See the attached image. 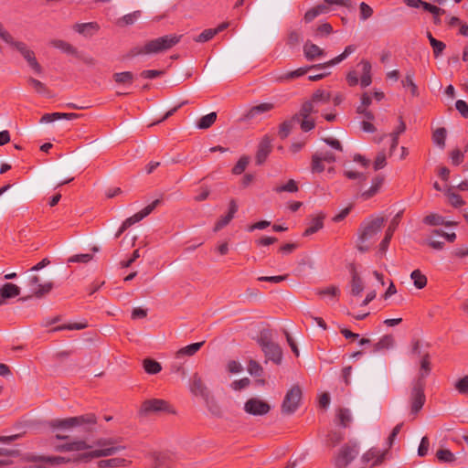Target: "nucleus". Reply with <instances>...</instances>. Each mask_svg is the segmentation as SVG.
Wrapping results in <instances>:
<instances>
[{
    "label": "nucleus",
    "instance_id": "6ab92c4d",
    "mask_svg": "<svg viewBox=\"0 0 468 468\" xmlns=\"http://www.w3.org/2000/svg\"><path fill=\"white\" fill-rule=\"evenodd\" d=\"M190 390L194 395L201 396L205 399H207L209 395L207 387L197 373L194 374L192 377Z\"/></svg>",
    "mask_w": 468,
    "mask_h": 468
},
{
    "label": "nucleus",
    "instance_id": "c756f323",
    "mask_svg": "<svg viewBox=\"0 0 468 468\" xmlns=\"http://www.w3.org/2000/svg\"><path fill=\"white\" fill-rule=\"evenodd\" d=\"M362 67V76H361V86L366 88L369 86L372 82L371 79V64L368 60L362 59L359 63Z\"/></svg>",
    "mask_w": 468,
    "mask_h": 468
},
{
    "label": "nucleus",
    "instance_id": "58836bf2",
    "mask_svg": "<svg viewBox=\"0 0 468 468\" xmlns=\"http://www.w3.org/2000/svg\"><path fill=\"white\" fill-rule=\"evenodd\" d=\"M410 278L413 280L414 286L419 290L423 289L427 285V277L420 270H414L410 274Z\"/></svg>",
    "mask_w": 468,
    "mask_h": 468
},
{
    "label": "nucleus",
    "instance_id": "6e6d98bb",
    "mask_svg": "<svg viewBox=\"0 0 468 468\" xmlns=\"http://www.w3.org/2000/svg\"><path fill=\"white\" fill-rule=\"evenodd\" d=\"M88 326L86 323H73L57 326L53 329V331H60V330H81Z\"/></svg>",
    "mask_w": 468,
    "mask_h": 468
},
{
    "label": "nucleus",
    "instance_id": "ddd939ff",
    "mask_svg": "<svg viewBox=\"0 0 468 468\" xmlns=\"http://www.w3.org/2000/svg\"><path fill=\"white\" fill-rule=\"evenodd\" d=\"M69 171H70V169L65 168V167H60V166L52 168V170L48 175V178L46 181V186L47 187H51V186L58 187V186H60L62 185L71 182L74 179V177L63 178L64 176L67 173H69Z\"/></svg>",
    "mask_w": 468,
    "mask_h": 468
},
{
    "label": "nucleus",
    "instance_id": "a18cd8bd",
    "mask_svg": "<svg viewBox=\"0 0 468 468\" xmlns=\"http://www.w3.org/2000/svg\"><path fill=\"white\" fill-rule=\"evenodd\" d=\"M113 80L117 83H129L133 81V74L131 71H124L114 73L112 76Z\"/></svg>",
    "mask_w": 468,
    "mask_h": 468
},
{
    "label": "nucleus",
    "instance_id": "dca6fc26",
    "mask_svg": "<svg viewBox=\"0 0 468 468\" xmlns=\"http://www.w3.org/2000/svg\"><path fill=\"white\" fill-rule=\"evenodd\" d=\"M151 468H173L174 462L169 454L160 452H153L148 454Z\"/></svg>",
    "mask_w": 468,
    "mask_h": 468
},
{
    "label": "nucleus",
    "instance_id": "ea45409f",
    "mask_svg": "<svg viewBox=\"0 0 468 468\" xmlns=\"http://www.w3.org/2000/svg\"><path fill=\"white\" fill-rule=\"evenodd\" d=\"M216 120H217V113L213 112L205 116H202L199 119V121L197 122V126L198 129L205 130V129L211 127L214 124V122H216Z\"/></svg>",
    "mask_w": 468,
    "mask_h": 468
},
{
    "label": "nucleus",
    "instance_id": "9b49d317",
    "mask_svg": "<svg viewBox=\"0 0 468 468\" xmlns=\"http://www.w3.org/2000/svg\"><path fill=\"white\" fill-rule=\"evenodd\" d=\"M302 399V389L298 385L292 386L286 393L282 404V412L291 415L296 411Z\"/></svg>",
    "mask_w": 468,
    "mask_h": 468
},
{
    "label": "nucleus",
    "instance_id": "5701e85b",
    "mask_svg": "<svg viewBox=\"0 0 468 468\" xmlns=\"http://www.w3.org/2000/svg\"><path fill=\"white\" fill-rule=\"evenodd\" d=\"M325 69V67H316V65L303 67V68H299L295 70L289 71V72L285 73L284 75L280 76L278 78V80L280 81L290 80L303 76L310 69Z\"/></svg>",
    "mask_w": 468,
    "mask_h": 468
},
{
    "label": "nucleus",
    "instance_id": "4468645a",
    "mask_svg": "<svg viewBox=\"0 0 468 468\" xmlns=\"http://www.w3.org/2000/svg\"><path fill=\"white\" fill-rule=\"evenodd\" d=\"M244 410L250 415L263 416L271 410V405L258 398H251L245 402Z\"/></svg>",
    "mask_w": 468,
    "mask_h": 468
},
{
    "label": "nucleus",
    "instance_id": "f704fd0d",
    "mask_svg": "<svg viewBox=\"0 0 468 468\" xmlns=\"http://www.w3.org/2000/svg\"><path fill=\"white\" fill-rule=\"evenodd\" d=\"M296 122H299L294 116H292L290 120L282 122L279 127V136L282 139L287 138Z\"/></svg>",
    "mask_w": 468,
    "mask_h": 468
},
{
    "label": "nucleus",
    "instance_id": "f257e3e1",
    "mask_svg": "<svg viewBox=\"0 0 468 468\" xmlns=\"http://www.w3.org/2000/svg\"><path fill=\"white\" fill-rule=\"evenodd\" d=\"M78 434L81 437V439L58 446L57 450L59 452H74L91 449L93 446H98L101 448L78 455V457L73 460L74 462L87 463L93 458L111 456L126 448L123 445H116L115 440L112 438H101L98 439L93 444H89L87 443L86 439L90 434Z\"/></svg>",
    "mask_w": 468,
    "mask_h": 468
},
{
    "label": "nucleus",
    "instance_id": "2eb2a0df",
    "mask_svg": "<svg viewBox=\"0 0 468 468\" xmlns=\"http://www.w3.org/2000/svg\"><path fill=\"white\" fill-rule=\"evenodd\" d=\"M402 215H403V210H400L391 219V221L386 230L385 237L379 244L380 251L385 252L387 250L388 244L392 239V236L394 234L396 229L398 228V226L400 223Z\"/></svg>",
    "mask_w": 468,
    "mask_h": 468
},
{
    "label": "nucleus",
    "instance_id": "72a5a7b5",
    "mask_svg": "<svg viewBox=\"0 0 468 468\" xmlns=\"http://www.w3.org/2000/svg\"><path fill=\"white\" fill-rule=\"evenodd\" d=\"M331 100V94L330 92H327L324 90H316L310 101L315 105L317 106L318 104H326L330 101Z\"/></svg>",
    "mask_w": 468,
    "mask_h": 468
},
{
    "label": "nucleus",
    "instance_id": "39448f33",
    "mask_svg": "<svg viewBox=\"0 0 468 468\" xmlns=\"http://www.w3.org/2000/svg\"><path fill=\"white\" fill-rule=\"evenodd\" d=\"M386 218L384 217H376L372 219L363 222L358 230L357 250L361 252L368 250L369 246L367 241L374 239L384 227Z\"/></svg>",
    "mask_w": 468,
    "mask_h": 468
},
{
    "label": "nucleus",
    "instance_id": "5fc2aeb1",
    "mask_svg": "<svg viewBox=\"0 0 468 468\" xmlns=\"http://www.w3.org/2000/svg\"><path fill=\"white\" fill-rule=\"evenodd\" d=\"M324 161H321V159L318 157V155H315L314 154L312 155V162H311V170L313 173H322L324 171V165H323Z\"/></svg>",
    "mask_w": 468,
    "mask_h": 468
},
{
    "label": "nucleus",
    "instance_id": "49530a36",
    "mask_svg": "<svg viewBox=\"0 0 468 468\" xmlns=\"http://www.w3.org/2000/svg\"><path fill=\"white\" fill-rule=\"evenodd\" d=\"M450 204L454 207H460L464 205V201L459 194L452 192L451 188L446 190Z\"/></svg>",
    "mask_w": 468,
    "mask_h": 468
},
{
    "label": "nucleus",
    "instance_id": "7ed1b4c3",
    "mask_svg": "<svg viewBox=\"0 0 468 468\" xmlns=\"http://www.w3.org/2000/svg\"><path fill=\"white\" fill-rule=\"evenodd\" d=\"M181 36L165 35L144 43L143 46L132 48L123 58L129 59L137 56L153 55L169 50L180 41Z\"/></svg>",
    "mask_w": 468,
    "mask_h": 468
},
{
    "label": "nucleus",
    "instance_id": "bb28decb",
    "mask_svg": "<svg viewBox=\"0 0 468 468\" xmlns=\"http://www.w3.org/2000/svg\"><path fill=\"white\" fill-rule=\"evenodd\" d=\"M352 280H351V293L354 296L359 295L364 290V284L361 277L357 273L355 266L351 268Z\"/></svg>",
    "mask_w": 468,
    "mask_h": 468
},
{
    "label": "nucleus",
    "instance_id": "f03ea898",
    "mask_svg": "<svg viewBox=\"0 0 468 468\" xmlns=\"http://www.w3.org/2000/svg\"><path fill=\"white\" fill-rule=\"evenodd\" d=\"M97 417L93 413L48 421V427L56 432L55 437L58 440L69 439V432L72 431L91 434L95 431Z\"/></svg>",
    "mask_w": 468,
    "mask_h": 468
},
{
    "label": "nucleus",
    "instance_id": "f8f14e48",
    "mask_svg": "<svg viewBox=\"0 0 468 468\" xmlns=\"http://www.w3.org/2000/svg\"><path fill=\"white\" fill-rule=\"evenodd\" d=\"M358 454L356 444L346 443L343 445L335 457L336 468H346Z\"/></svg>",
    "mask_w": 468,
    "mask_h": 468
},
{
    "label": "nucleus",
    "instance_id": "79ce46f5",
    "mask_svg": "<svg viewBox=\"0 0 468 468\" xmlns=\"http://www.w3.org/2000/svg\"><path fill=\"white\" fill-rule=\"evenodd\" d=\"M447 131L445 128H437L432 134V140L435 144L443 149L445 147Z\"/></svg>",
    "mask_w": 468,
    "mask_h": 468
},
{
    "label": "nucleus",
    "instance_id": "cd10ccee",
    "mask_svg": "<svg viewBox=\"0 0 468 468\" xmlns=\"http://www.w3.org/2000/svg\"><path fill=\"white\" fill-rule=\"evenodd\" d=\"M74 30L80 34L91 36L93 33L100 29L99 25L96 22L75 24L73 27Z\"/></svg>",
    "mask_w": 468,
    "mask_h": 468
},
{
    "label": "nucleus",
    "instance_id": "338daca9",
    "mask_svg": "<svg viewBox=\"0 0 468 468\" xmlns=\"http://www.w3.org/2000/svg\"><path fill=\"white\" fill-rule=\"evenodd\" d=\"M333 27L329 23H324L316 28L315 36H328L332 33Z\"/></svg>",
    "mask_w": 468,
    "mask_h": 468
},
{
    "label": "nucleus",
    "instance_id": "20e7f679",
    "mask_svg": "<svg viewBox=\"0 0 468 468\" xmlns=\"http://www.w3.org/2000/svg\"><path fill=\"white\" fill-rule=\"evenodd\" d=\"M0 37L9 46H11L13 48L17 50L23 58L27 60L28 65L35 70L36 73L41 74L42 73V67L37 62L36 58V55L33 50H31L26 43L22 41H16L12 37V35L7 32L2 24H0Z\"/></svg>",
    "mask_w": 468,
    "mask_h": 468
},
{
    "label": "nucleus",
    "instance_id": "9d476101",
    "mask_svg": "<svg viewBox=\"0 0 468 468\" xmlns=\"http://www.w3.org/2000/svg\"><path fill=\"white\" fill-rule=\"evenodd\" d=\"M153 412H167L176 414L173 406L166 400L161 399H150L144 400L139 410L140 415L146 416Z\"/></svg>",
    "mask_w": 468,
    "mask_h": 468
},
{
    "label": "nucleus",
    "instance_id": "f3484780",
    "mask_svg": "<svg viewBox=\"0 0 468 468\" xmlns=\"http://www.w3.org/2000/svg\"><path fill=\"white\" fill-rule=\"evenodd\" d=\"M271 140L270 137L264 136L258 146V151L256 154V164L259 165H262L271 152Z\"/></svg>",
    "mask_w": 468,
    "mask_h": 468
},
{
    "label": "nucleus",
    "instance_id": "412c9836",
    "mask_svg": "<svg viewBox=\"0 0 468 468\" xmlns=\"http://www.w3.org/2000/svg\"><path fill=\"white\" fill-rule=\"evenodd\" d=\"M20 294V288L14 283H5L0 289V305L5 303V299L16 297Z\"/></svg>",
    "mask_w": 468,
    "mask_h": 468
},
{
    "label": "nucleus",
    "instance_id": "09e8293b",
    "mask_svg": "<svg viewBox=\"0 0 468 468\" xmlns=\"http://www.w3.org/2000/svg\"><path fill=\"white\" fill-rule=\"evenodd\" d=\"M247 369L251 376L255 377H261L263 373L262 367L256 360L253 359H250L249 361Z\"/></svg>",
    "mask_w": 468,
    "mask_h": 468
},
{
    "label": "nucleus",
    "instance_id": "423d86ee",
    "mask_svg": "<svg viewBox=\"0 0 468 468\" xmlns=\"http://www.w3.org/2000/svg\"><path fill=\"white\" fill-rule=\"evenodd\" d=\"M23 283L28 291L30 294L25 299L30 297L42 298L46 294H48L53 288V282H41L39 275L36 274L35 271H28L25 277L23 278Z\"/></svg>",
    "mask_w": 468,
    "mask_h": 468
},
{
    "label": "nucleus",
    "instance_id": "7c9ffc66",
    "mask_svg": "<svg viewBox=\"0 0 468 468\" xmlns=\"http://www.w3.org/2000/svg\"><path fill=\"white\" fill-rule=\"evenodd\" d=\"M355 50H356V46L349 45L345 48L343 53H341L337 57L334 58L333 59H331L325 63L317 64L316 67H325V69H326L330 66L336 65V64L340 63L342 60H344L345 58H346Z\"/></svg>",
    "mask_w": 468,
    "mask_h": 468
},
{
    "label": "nucleus",
    "instance_id": "13d9d810",
    "mask_svg": "<svg viewBox=\"0 0 468 468\" xmlns=\"http://www.w3.org/2000/svg\"><path fill=\"white\" fill-rule=\"evenodd\" d=\"M250 380L248 378H243L239 380H235L231 383L230 387L233 390L239 391L243 388H246L250 386Z\"/></svg>",
    "mask_w": 468,
    "mask_h": 468
},
{
    "label": "nucleus",
    "instance_id": "6e6552de",
    "mask_svg": "<svg viewBox=\"0 0 468 468\" xmlns=\"http://www.w3.org/2000/svg\"><path fill=\"white\" fill-rule=\"evenodd\" d=\"M317 112L316 106L309 100L304 101L300 111L293 115L299 122L303 132L307 133L315 127V122L311 118V114Z\"/></svg>",
    "mask_w": 468,
    "mask_h": 468
},
{
    "label": "nucleus",
    "instance_id": "3c124183",
    "mask_svg": "<svg viewBox=\"0 0 468 468\" xmlns=\"http://www.w3.org/2000/svg\"><path fill=\"white\" fill-rule=\"evenodd\" d=\"M250 158L248 156H242L239 159L235 166L232 168V173L234 175H240L242 174L247 165H249Z\"/></svg>",
    "mask_w": 468,
    "mask_h": 468
},
{
    "label": "nucleus",
    "instance_id": "603ef678",
    "mask_svg": "<svg viewBox=\"0 0 468 468\" xmlns=\"http://www.w3.org/2000/svg\"><path fill=\"white\" fill-rule=\"evenodd\" d=\"M337 418L340 425L346 427L351 421V415L348 409H339L337 411Z\"/></svg>",
    "mask_w": 468,
    "mask_h": 468
},
{
    "label": "nucleus",
    "instance_id": "4be33fe9",
    "mask_svg": "<svg viewBox=\"0 0 468 468\" xmlns=\"http://www.w3.org/2000/svg\"><path fill=\"white\" fill-rule=\"evenodd\" d=\"M303 54L307 60H314L317 58L324 56V49L320 48L317 45L311 41H306L303 45Z\"/></svg>",
    "mask_w": 468,
    "mask_h": 468
},
{
    "label": "nucleus",
    "instance_id": "e433bc0d",
    "mask_svg": "<svg viewBox=\"0 0 468 468\" xmlns=\"http://www.w3.org/2000/svg\"><path fill=\"white\" fill-rule=\"evenodd\" d=\"M394 343L395 340L391 335H385L374 345V351L389 349L394 346Z\"/></svg>",
    "mask_w": 468,
    "mask_h": 468
},
{
    "label": "nucleus",
    "instance_id": "de8ad7c7",
    "mask_svg": "<svg viewBox=\"0 0 468 468\" xmlns=\"http://www.w3.org/2000/svg\"><path fill=\"white\" fill-rule=\"evenodd\" d=\"M436 457L440 461L445 462V463H452L455 461L454 454L450 450H447V449L438 450L436 452Z\"/></svg>",
    "mask_w": 468,
    "mask_h": 468
},
{
    "label": "nucleus",
    "instance_id": "a19ab883",
    "mask_svg": "<svg viewBox=\"0 0 468 468\" xmlns=\"http://www.w3.org/2000/svg\"><path fill=\"white\" fill-rule=\"evenodd\" d=\"M27 83L33 87V89L35 90L36 92H37L39 94H46L48 96H51L50 91H49L48 88L47 87V85L45 83L41 82L40 80L34 79L32 77H29L27 79Z\"/></svg>",
    "mask_w": 468,
    "mask_h": 468
},
{
    "label": "nucleus",
    "instance_id": "774afa93",
    "mask_svg": "<svg viewBox=\"0 0 468 468\" xmlns=\"http://www.w3.org/2000/svg\"><path fill=\"white\" fill-rule=\"evenodd\" d=\"M455 107L463 117L468 118V104L464 101L458 100L455 103Z\"/></svg>",
    "mask_w": 468,
    "mask_h": 468
},
{
    "label": "nucleus",
    "instance_id": "e2e57ef3",
    "mask_svg": "<svg viewBox=\"0 0 468 468\" xmlns=\"http://www.w3.org/2000/svg\"><path fill=\"white\" fill-rule=\"evenodd\" d=\"M431 46L432 47L435 58H438L443 52L446 47L442 41L437 39L431 40Z\"/></svg>",
    "mask_w": 468,
    "mask_h": 468
},
{
    "label": "nucleus",
    "instance_id": "b1692460",
    "mask_svg": "<svg viewBox=\"0 0 468 468\" xmlns=\"http://www.w3.org/2000/svg\"><path fill=\"white\" fill-rule=\"evenodd\" d=\"M80 115L78 113L69 112V113H61V112H53V113H45L41 119L40 122L42 123H48L54 122L56 120L59 119H66V120H74L77 119Z\"/></svg>",
    "mask_w": 468,
    "mask_h": 468
},
{
    "label": "nucleus",
    "instance_id": "1a4fd4ad",
    "mask_svg": "<svg viewBox=\"0 0 468 468\" xmlns=\"http://www.w3.org/2000/svg\"><path fill=\"white\" fill-rule=\"evenodd\" d=\"M425 389V382L422 379H416L410 390V411L412 414L417 415L421 409L423 408L426 396L424 393Z\"/></svg>",
    "mask_w": 468,
    "mask_h": 468
},
{
    "label": "nucleus",
    "instance_id": "c9c22d12",
    "mask_svg": "<svg viewBox=\"0 0 468 468\" xmlns=\"http://www.w3.org/2000/svg\"><path fill=\"white\" fill-rule=\"evenodd\" d=\"M431 356L429 353H424L421 355V360H420V372L418 379L424 378L431 373Z\"/></svg>",
    "mask_w": 468,
    "mask_h": 468
},
{
    "label": "nucleus",
    "instance_id": "aec40b11",
    "mask_svg": "<svg viewBox=\"0 0 468 468\" xmlns=\"http://www.w3.org/2000/svg\"><path fill=\"white\" fill-rule=\"evenodd\" d=\"M132 464V461L126 458L115 457L106 460H101L97 463L99 468H119L128 467Z\"/></svg>",
    "mask_w": 468,
    "mask_h": 468
},
{
    "label": "nucleus",
    "instance_id": "bf43d9fd",
    "mask_svg": "<svg viewBox=\"0 0 468 468\" xmlns=\"http://www.w3.org/2000/svg\"><path fill=\"white\" fill-rule=\"evenodd\" d=\"M161 203L160 199L154 200L151 204L144 207L141 211L138 212V215L143 219L147 217L159 204Z\"/></svg>",
    "mask_w": 468,
    "mask_h": 468
},
{
    "label": "nucleus",
    "instance_id": "864d4df0",
    "mask_svg": "<svg viewBox=\"0 0 468 468\" xmlns=\"http://www.w3.org/2000/svg\"><path fill=\"white\" fill-rule=\"evenodd\" d=\"M217 35V30H214V28H208L205 29L201 34H199L196 38L195 41L197 42H207L213 38Z\"/></svg>",
    "mask_w": 468,
    "mask_h": 468
},
{
    "label": "nucleus",
    "instance_id": "8fccbe9b",
    "mask_svg": "<svg viewBox=\"0 0 468 468\" xmlns=\"http://www.w3.org/2000/svg\"><path fill=\"white\" fill-rule=\"evenodd\" d=\"M404 87H409L410 89L411 94L413 96H418V87L413 81V72L407 73L405 76V80L402 81Z\"/></svg>",
    "mask_w": 468,
    "mask_h": 468
},
{
    "label": "nucleus",
    "instance_id": "a878e982",
    "mask_svg": "<svg viewBox=\"0 0 468 468\" xmlns=\"http://www.w3.org/2000/svg\"><path fill=\"white\" fill-rule=\"evenodd\" d=\"M325 218V215L323 213H320L316 217L313 218L310 223V226L304 230L303 233V236L307 237L310 235L314 234L319 229H323L324 227V219Z\"/></svg>",
    "mask_w": 468,
    "mask_h": 468
},
{
    "label": "nucleus",
    "instance_id": "37998d69",
    "mask_svg": "<svg viewBox=\"0 0 468 468\" xmlns=\"http://www.w3.org/2000/svg\"><path fill=\"white\" fill-rule=\"evenodd\" d=\"M299 190L298 185L295 180L290 179L285 185L279 186L273 188L276 193L290 192L295 193Z\"/></svg>",
    "mask_w": 468,
    "mask_h": 468
},
{
    "label": "nucleus",
    "instance_id": "473e14b6",
    "mask_svg": "<svg viewBox=\"0 0 468 468\" xmlns=\"http://www.w3.org/2000/svg\"><path fill=\"white\" fill-rule=\"evenodd\" d=\"M50 44L54 48H58L67 54H70V55L79 57V53H78L77 49L71 44H69L64 40L54 39L50 42Z\"/></svg>",
    "mask_w": 468,
    "mask_h": 468
},
{
    "label": "nucleus",
    "instance_id": "2f4dec72",
    "mask_svg": "<svg viewBox=\"0 0 468 468\" xmlns=\"http://www.w3.org/2000/svg\"><path fill=\"white\" fill-rule=\"evenodd\" d=\"M275 108L274 103L271 102H262L256 106H253L250 109V111L247 113L248 118H254L258 114H261L264 112H268Z\"/></svg>",
    "mask_w": 468,
    "mask_h": 468
},
{
    "label": "nucleus",
    "instance_id": "680f3d73",
    "mask_svg": "<svg viewBox=\"0 0 468 468\" xmlns=\"http://www.w3.org/2000/svg\"><path fill=\"white\" fill-rule=\"evenodd\" d=\"M455 388L461 394L468 395V376H465V377L460 378L455 384Z\"/></svg>",
    "mask_w": 468,
    "mask_h": 468
},
{
    "label": "nucleus",
    "instance_id": "c85d7f7f",
    "mask_svg": "<svg viewBox=\"0 0 468 468\" xmlns=\"http://www.w3.org/2000/svg\"><path fill=\"white\" fill-rule=\"evenodd\" d=\"M204 344H205V342L202 341V342L193 343L186 346H184L176 351V356L177 358L183 357V356H192L202 347V346Z\"/></svg>",
    "mask_w": 468,
    "mask_h": 468
},
{
    "label": "nucleus",
    "instance_id": "69168bd1",
    "mask_svg": "<svg viewBox=\"0 0 468 468\" xmlns=\"http://www.w3.org/2000/svg\"><path fill=\"white\" fill-rule=\"evenodd\" d=\"M343 441V435L337 431H331L327 435V441L331 444V446L335 447L338 443Z\"/></svg>",
    "mask_w": 468,
    "mask_h": 468
},
{
    "label": "nucleus",
    "instance_id": "4c0bfd02",
    "mask_svg": "<svg viewBox=\"0 0 468 468\" xmlns=\"http://www.w3.org/2000/svg\"><path fill=\"white\" fill-rule=\"evenodd\" d=\"M143 366L145 372L151 375L157 374L162 370L160 363L152 358H145L143 361Z\"/></svg>",
    "mask_w": 468,
    "mask_h": 468
},
{
    "label": "nucleus",
    "instance_id": "0eeeda50",
    "mask_svg": "<svg viewBox=\"0 0 468 468\" xmlns=\"http://www.w3.org/2000/svg\"><path fill=\"white\" fill-rule=\"evenodd\" d=\"M258 344L261 347L267 359L275 364H280L282 358V351L278 344L274 343L269 331H261L258 338Z\"/></svg>",
    "mask_w": 468,
    "mask_h": 468
},
{
    "label": "nucleus",
    "instance_id": "393cba45",
    "mask_svg": "<svg viewBox=\"0 0 468 468\" xmlns=\"http://www.w3.org/2000/svg\"><path fill=\"white\" fill-rule=\"evenodd\" d=\"M384 183V177L381 176H378L372 180L371 186L361 193V197L365 200L374 197L381 188L382 185Z\"/></svg>",
    "mask_w": 468,
    "mask_h": 468
},
{
    "label": "nucleus",
    "instance_id": "0e129e2a",
    "mask_svg": "<svg viewBox=\"0 0 468 468\" xmlns=\"http://www.w3.org/2000/svg\"><path fill=\"white\" fill-rule=\"evenodd\" d=\"M301 40V34L296 30L289 32L287 37V45L293 47L296 46Z\"/></svg>",
    "mask_w": 468,
    "mask_h": 468
},
{
    "label": "nucleus",
    "instance_id": "a211bd4d",
    "mask_svg": "<svg viewBox=\"0 0 468 468\" xmlns=\"http://www.w3.org/2000/svg\"><path fill=\"white\" fill-rule=\"evenodd\" d=\"M238 211V205L234 199L229 201V212L226 216L221 217L214 226V231L218 232L224 227H226L234 218V215Z\"/></svg>",
    "mask_w": 468,
    "mask_h": 468
},
{
    "label": "nucleus",
    "instance_id": "c03bdc74",
    "mask_svg": "<svg viewBox=\"0 0 468 468\" xmlns=\"http://www.w3.org/2000/svg\"><path fill=\"white\" fill-rule=\"evenodd\" d=\"M423 223L429 226H441L444 223V218L436 213H431L423 218Z\"/></svg>",
    "mask_w": 468,
    "mask_h": 468
},
{
    "label": "nucleus",
    "instance_id": "052dcab7",
    "mask_svg": "<svg viewBox=\"0 0 468 468\" xmlns=\"http://www.w3.org/2000/svg\"><path fill=\"white\" fill-rule=\"evenodd\" d=\"M161 203L160 199L154 200L151 204L144 207L141 211L138 212V215L143 219L147 217L159 204Z\"/></svg>",
    "mask_w": 468,
    "mask_h": 468
},
{
    "label": "nucleus",
    "instance_id": "4d7b16f0",
    "mask_svg": "<svg viewBox=\"0 0 468 468\" xmlns=\"http://www.w3.org/2000/svg\"><path fill=\"white\" fill-rule=\"evenodd\" d=\"M339 292H340L339 288L335 285H331L329 287L320 289L317 291V294L320 296L329 295V296L336 297L339 295Z\"/></svg>",
    "mask_w": 468,
    "mask_h": 468
}]
</instances>
